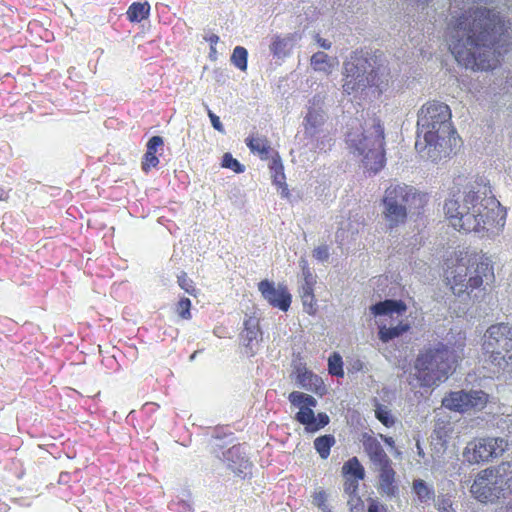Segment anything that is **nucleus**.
<instances>
[{
	"label": "nucleus",
	"mask_w": 512,
	"mask_h": 512,
	"mask_svg": "<svg viewBox=\"0 0 512 512\" xmlns=\"http://www.w3.org/2000/svg\"><path fill=\"white\" fill-rule=\"evenodd\" d=\"M449 30V50L459 64L474 71L492 70L499 65L501 53L496 51V36H502L505 24L493 10L469 9L451 22Z\"/></svg>",
	"instance_id": "obj_1"
},
{
	"label": "nucleus",
	"mask_w": 512,
	"mask_h": 512,
	"mask_svg": "<svg viewBox=\"0 0 512 512\" xmlns=\"http://www.w3.org/2000/svg\"><path fill=\"white\" fill-rule=\"evenodd\" d=\"M445 217L457 231L464 233H498L505 225L506 211L495 198H480L474 190L448 199Z\"/></svg>",
	"instance_id": "obj_2"
},
{
	"label": "nucleus",
	"mask_w": 512,
	"mask_h": 512,
	"mask_svg": "<svg viewBox=\"0 0 512 512\" xmlns=\"http://www.w3.org/2000/svg\"><path fill=\"white\" fill-rule=\"evenodd\" d=\"M460 142L447 104L431 101L422 106L418 114L415 142V149L419 153L427 151L428 157H434L432 152L449 154Z\"/></svg>",
	"instance_id": "obj_3"
},
{
	"label": "nucleus",
	"mask_w": 512,
	"mask_h": 512,
	"mask_svg": "<svg viewBox=\"0 0 512 512\" xmlns=\"http://www.w3.org/2000/svg\"><path fill=\"white\" fill-rule=\"evenodd\" d=\"M344 70L343 90L347 94L379 97L388 85L389 71L376 54L366 57L354 52L344 63Z\"/></svg>",
	"instance_id": "obj_4"
},
{
	"label": "nucleus",
	"mask_w": 512,
	"mask_h": 512,
	"mask_svg": "<svg viewBox=\"0 0 512 512\" xmlns=\"http://www.w3.org/2000/svg\"><path fill=\"white\" fill-rule=\"evenodd\" d=\"M466 345L465 335L459 333L452 346L438 343L421 352L415 361L416 376L421 386L431 387L445 381L454 371Z\"/></svg>",
	"instance_id": "obj_5"
},
{
	"label": "nucleus",
	"mask_w": 512,
	"mask_h": 512,
	"mask_svg": "<svg viewBox=\"0 0 512 512\" xmlns=\"http://www.w3.org/2000/svg\"><path fill=\"white\" fill-rule=\"evenodd\" d=\"M446 279L455 295L471 293L482 286L484 279L493 280L494 271L491 260L478 253L460 251L455 259H448Z\"/></svg>",
	"instance_id": "obj_6"
},
{
	"label": "nucleus",
	"mask_w": 512,
	"mask_h": 512,
	"mask_svg": "<svg viewBox=\"0 0 512 512\" xmlns=\"http://www.w3.org/2000/svg\"><path fill=\"white\" fill-rule=\"evenodd\" d=\"M346 137L349 146L363 157L368 171L377 173L384 167V129L378 118H373L369 126L366 124L362 132L349 131Z\"/></svg>",
	"instance_id": "obj_7"
},
{
	"label": "nucleus",
	"mask_w": 512,
	"mask_h": 512,
	"mask_svg": "<svg viewBox=\"0 0 512 512\" xmlns=\"http://www.w3.org/2000/svg\"><path fill=\"white\" fill-rule=\"evenodd\" d=\"M428 195L417 191L406 184L390 185L383 197V215L390 228L403 224L407 219L408 210L419 212L424 208Z\"/></svg>",
	"instance_id": "obj_8"
},
{
	"label": "nucleus",
	"mask_w": 512,
	"mask_h": 512,
	"mask_svg": "<svg viewBox=\"0 0 512 512\" xmlns=\"http://www.w3.org/2000/svg\"><path fill=\"white\" fill-rule=\"evenodd\" d=\"M484 359L498 370L512 371V326L496 323L488 327L482 343Z\"/></svg>",
	"instance_id": "obj_9"
},
{
	"label": "nucleus",
	"mask_w": 512,
	"mask_h": 512,
	"mask_svg": "<svg viewBox=\"0 0 512 512\" xmlns=\"http://www.w3.org/2000/svg\"><path fill=\"white\" fill-rule=\"evenodd\" d=\"M288 399L292 406L299 409L295 414V420L304 425L306 432L315 433L329 424L330 418L326 413L320 412L315 415L313 409L317 406V400L313 396L293 391Z\"/></svg>",
	"instance_id": "obj_10"
},
{
	"label": "nucleus",
	"mask_w": 512,
	"mask_h": 512,
	"mask_svg": "<svg viewBox=\"0 0 512 512\" xmlns=\"http://www.w3.org/2000/svg\"><path fill=\"white\" fill-rule=\"evenodd\" d=\"M507 447V440L501 437L475 438L465 447L463 457L470 464L488 462L502 456Z\"/></svg>",
	"instance_id": "obj_11"
},
{
	"label": "nucleus",
	"mask_w": 512,
	"mask_h": 512,
	"mask_svg": "<svg viewBox=\"0 0 512 512\" xmlns=\"http://www.w3.org/2000/svg\"><path fill=\"white\" fill-rule=\"evenodd\" d=\"M489 402V395L482 390L451 391L442 399V406L460 414L483 410Z\"/></svg>",
	"instance_id": "obj_12"
},
{
	"label": "nucleus",
	"mask_w": 512,
	"mask_h": 512,
	"mask_svg": "<svg viewBox=\"0 0 512 512\" xmlns=\"http://www.w3.org/2000/svg\"><path fill=\"white\" fill-rule=\"evenodd\" d=\"M258 290L272 307L284 312L290 308L292 296L285 285L279 284L276 287L274 282L264 279L258 283Z\"/></svg>",
	"instance_id": "obj_13"
},
{
	"label": "nucleus",
	"mask_w": 512,
	"mask_h": 512,
	"mask_svg": "<svg viewBox=\"0 0 512 512\" xmlns=\"http://www.w3.org/2000/svg\"><path fill=\"white\" fill-rule=\"evenodd\" d=\"M491 469H483L481 470L476 478L474 479L473 484L471 485L470 492L472 496L481 503H495L498 501L496 490L491 485V481L489 476L492 475Z\"/></svg>",
	"instance_id": "obj_14"
},
{
	"label": "nucleus",
	"mask_w": 512,
	"mask_h": 512,
	"mask_svg": "<svg viewBox=\"0 0 512 512\" xmlns=\"http://www.w3.org/2000/svg\"><path fill=\"white\" fill-rule=\"evenodd\" d=\"M488 469L493 471L489 479L496 490L497 499L506 498L512 492V465L503 462L497 467H489Z\"/></svg>",
	"instance_id": "obj_15"
},
{
	"label": "nucleus",
	"mask_w": 512,
	"mask_h": 512,
	"mask_svg": "<svg viewBox=\"0 0 512 512\" xmlns=\"http://www.w3.org/2000/svg\"><path fill=\"white\" fill-rule=\"evenodd\" d=\"M362 444L365 453L377 470L393 466L388 454L385 452L379 440L367 433L362 435Z\"/></svg>",
	"instance_id": "obj_16"
},
{
	"label": "nucleus",
	"mask_w": 512,
	"mask_h": 512,
	"mask_svg": "<svg viewBox=\"0 0 512 512\" xmlns=\"http://www.w3.org/2000/svg\"><path fill=\"white\" fill-rule=\"evenodd\" d=\"M295 374L297 383L302 388L320 395L325 392L326 386L322 378L307 369L305 365L300 364L296 366Z\"/></svg>",
	"instance_id": "obj_17"
},
{
	"label": "nucleus",
	"mask_w": 512,
	"mask_h": 512,
	"mask_svg": "<svg viewBox=\"0 0 512 512\" xmlns=\"http://www.w3.org/2000/svg\"><path fill=\"white\" fill-rule=\"evenodd\" d=\"M378 485L377 489L383 496L388 498L395 497L398 494V485L396 481V471L393 466L377 470Z\"/></svg>",
	"instance_id": "obj_18"
},
{
	"label": "nucleus",
	"mask_w": 512,
	"mask_h": 512,
	"mask_svg": "<svg viewBox=\"0 0 512 512\" xmlns=\"http://www.w3.org/2000/svg\"><path fill=\"white\" fill-rule=\"evenodd\" d=\"M163 146V138L161 136H153L147 142V149L142 158L141 168L145 173L150 172L159 164V159L156 155L157 148Z\"/></svg>",
	"instance_id": "obj_19"
},
{
	"label": "nucleus",
	"mask_w": 512,
	"mask_h": 512,
	"mask_svg": "<svg viewBox=\"0 0 512 512\" xmlns=\"http://www.w3.org/2000/svg\"><path fill=\"white\" fill-rule=\"evenodd\" d=\"M229 468L238 476L245 477L250 473L252 463L246 457H240V449L232 447L228 450Z\"/></svg>",
	"instance_id": "obj_20"
},
{
	"label": "nucleus",
	"mask_w": 512,
	"mask_h": 512,
	"mask_svg": "<svg viewBox=\"0 0 512 512\" xmlns=\"http://www.w3.org/2000/svg\"><path fill=\"white\" fill-rule=\"evenodd\" d=\"M247 147L253 154H257L261 160H267L273 151L269 140L265 136L250 135L245 139Z\"/></svg>",
	"instance_id": "obj_21"
},
{
	"label": "nucleus",
	"mask_w": 512,
	"mask_h": 512,
	"mask_svg": "<svg viewBox=\"0 0 512 512\" xmlns=\"http://www.w3.org/2000/svg\"><path fill=\"white\" fill-rule=\"evenodd\" d=\"M407 307L401 300H385L376 303L371 307L374 315H392L393 313L402 314Z\"/></svg>",
	"instance_id": "obj_22"
},
{
	"label": "nucleus",
	"mask_w": 512,
	"mask_h": 512,
	"mask_svg": "<svg viewBox=\"0 0 512 512\" xmlns=\"http://www.w3.org/2000/svg\"><path fill=\"white\" fill-rule=\"evenodd\" d=\"M150 4L145 2H133L127 12V19L132 23H139L149 17Z\"/></svg>",
	"instance_id": "obj_23"
},
{
	"label": "nucleus",
	"mask_w": 512,
	"mask_h": 512,
	"mask_svg": "<svg viewBox=\"0 0 512 512\" xmlns=\"http://www.w3.org/2000/svg\"><path fill=\"white\" fill-rule=\"evenodd\" d=\"M270 168H271V170H274L273 183L281 189L282 197H285V198L288 197L289 189L286 184L284 168H283V165H282L281 160L278 155L276 158H273Z\"/></svg>",
	"instance_id": "obj_24"
},
{
	"label": "nucleus",
	"mask_w": 512,
	"mask_h": 512,
	"mask_svg": "<svg viewBox=\"0 0 512 512\" xmlns=\"http://www.w3.org/2000/svg\"><path fill=\"white\" fill-rule=\"evenodd\" d=\"M342 474L344 477H349L356 480H364L365 469L360 463L359 459L354 456L348 459L342 466Z\"/></svg>",
	"instance_id": "obj_25"
},
{
	"label": "nucleus",
	"mask_w": 512,
	"mask_h": 512,
	"mask_svg": "<svg viewBox=\"0 0 512 512\" xmlns=\"http://www.w3.org/2000/svg\"><path fill=\"white\" fill-rule=\"evenodd\" d=\"M335 443V437L331 434H326L314 440V448L322 459H327Z\"/></svg>",
	"instance_id": "obj_26"
},
{
	"label": "nucleus",
	"mask_w": 512,
	"mask_h": 512,
	"mask_svg": "<svg viewBox=\"0 0 512 512\" xmlns=\"http://www.w3.org/2000/svg\"><path fill=\"white\" fill-rule=\"evenodd\" d=\"M335 64H337V61L333 63L329 56L324 52H317L311 57V66L315 71H322L329 74Z\"/></svg>",
	"instance_id": "obj_27"
},
{
	"label": "nucleus",
	"mask_w": 512,
	"mask_h": 512,
	"mask_svg": "<svg viewBox=\"0 0 512 512\" xmlns=\"http://www.w3.org/2000/svg\"><path fill=\"white\" fill-rule=\"evenodd\" d=\"M409 328H410L409 324H402V323H400L399 325H397L395 327H389V328H387L386 326H381L379 328V332H378L379 339L382 342L387 343L390 340H392L396 337H399L404 332L408 331Z\"/></svg>",
	"instance_id": "obj_28"
},
{
	"label": "nucleus",
	"mask_w": 512,
	"mask_h": 512,
	"mask_svg": "<svg viewBox=\"0 0 512 512\" xmlns=\"http://www.w3.org/2000/svg\"><path fill=\"white\" fill-rule=\"evenodd\" d=\"M260 334L258 321L255 318H248L244 321V330L242 336L247 340V345H251L254 340H257Z\"/></svg>",
	"instance_id": "obj_29"
},
{
	"label": "nucleus",
	"mask_w": 512,
	"mask_h": 512,
	"mask_svg": "<svg viewBox=\"0 0 512 512\" xmlns=\"http://www.w3.org/2000/svg\"><path fill=\"white\" fill-rule=\"evenodd\" d=\"M248 52L242 46H236L231 55L232 64L241 71L247 70Z\"/></svg>",
	"instance_id": "obj_30"
},
{
	"label": "nucleus",
	"mask_w": 512,
	"mask_h": 512,
	"mask_svg": "<svg viewBox=\"0 0 512 512\" xmlns=\"http://www.w3.org/2000/svg\"><path fill=\"white\" fill-rule=\"evenodd\" d=\"M413 490L418 499L422 502L431 500L434 497L433 489L428 487L422 479H416L413 481Z\"/></svg>",
	"instance_id": "obj_31"
},
{
	"label": "nucleus",
	"mask_w": 512,
	"mask_h": 512,
	"mask_svg": "<svg viewBox=\"0 0 512 512\" xmlns=\"http://www.w3.org/2000/svg\"><path fill=\"white\" fill-rule=\"evenodd\" d=\"M328 371L332 376H344L343 361L339 353L334 352L328 358Z\"/></svg>",
	"instance_id": "obj_32"
},
{
	"label": "nucleus",
	"mask_w": 512,
	"mask_h": 512,
	"mask_svg": "<svg viewBox=\"0 0 512 512\" xmlns=\"http://www.w3.org/2000/svg\"><path fill=\"white\" fill-rule=\"evenodd\" d=\"M291 39V37L282 38L280 36H276L270 46L271 52L276 56L287 54Z\"/></svg>",
	"instance_id": "obj_33"
},
{
	"label": "nucleus",
	"mask_w": 512,
	"mask_h": 512,
	"mask_svg": "<svg viewBox=\"0 0 512 512\" xmlns=\"http://www.w3.org/2000/svg\"><path fill=\"white\" fill-rule=\"evenodd\" d=\"M375 416L385 427L389 428L395 424V418L386 406L378 405L375 410Z\"/></svg>",
	"instance_id": "obj_34"
},
{
	"label": "nucleus",
	"mask_w": 512,
	"mask_h": 512,
	"mask_svg": "<svg viewBox=\"0 0 512 512\" xmlns=\"http://www.w3.org/2000/svg\"><path fill=\"white\" fill-rule=\"evenodd\" d=\"M221 166L238 174L245 171V166L242 165L236 158H234L231 153L228 152L223 155Z\"/></svg>",
	"instance_id": "obj_35"
},
{
	"label": "nucleus",
	"mask_w": 512,
	"mask_h": 512,
	"mask_svg": "<svg viewBox=\"0 0 512 512\" xmlns=\"http://www.w3.org/2000/svg\"><path fill=\"white\" fill-rule=\"evenodd\" d=\"M177 282L181 289L191 296L197 295V289L192 279H190L186 272H181L177 276Z\"/></svg>",
	"instance_id": "obj_36"
},
{
	"label": "nucleus",
	"mask_w": 512,
	"mask_h": 512,
	"mask_svg": "<svg viewBox=\"0 0 512 512\" xmlns=\"http://www.w3.org/2000/svg\"><path fill=\"white\" fill-rule=\"evenodd\" d=\"M191 301L189 298L182 297L176 304V313L181 319L189 320L191 319Z\"/></svg>",
	"instance_id": "obj_37"
},
{
	"label": "nucleus",
	"mask_w": 512,
	"mask_h": 512,
	"mask_svg": "<svg viewBox=\"0 0 512 512\" xmlns=\"http://www.w3.org/2000/svg\"><path fill=\"white\" fill-rule=\"evenodd\" d=\"M304 283L301 286L300 295L313 294L314 285L316 283L315 277L310 273L309 270L303 272Z\"/></svg>",
	"instance_id": "obj_38"
},
{
	"label": "nucleus",
	"mask_w": 512,
	"mask_h": 512,
	"mask_svg": "<svg viewBox=\"0 0 512 512\" xmlns=\"http://www.w3.org/2000/svg\"><path fill=\"white\" fill-rule=\"evenodd\" d=\"M300 296H301V300H302V303H303L304 310L308 314L314 315L316 313V311H317L316 299H315L314 293L313 294H307V295H300Z\"/></svg>",
	"instance_id": "obj_39"
},
{
	"label": "nucleus",
	"mask_w": 512,
	"mask_h": 512,
	"mask_svg": "<svg viewBox=\"0 0 512 512\" xmlns=\"http://www.w3.org/2000/svg\"><path fill=\"white\" fill-rule=\"evenodd\" d=\"M347 505L350 512H364V502L358 494L351 495Z\"/></svg>",
	"instance_id": "obj_40"
},
{
	"label": "nucleus",
	"mask_w": 512,
	"mask_h": 512,
	"mask_svg": "<svg viewBox=\"0 0 512 512\" xmlns=\"http://www.w3.org/2000/svg\"><path fill=\"white\" fill-rule=\"evenodd\" d=\"M305 120L307 124L312 128H316L323 122L322 115L316 110H309Z\"/></svg>",
	"instance_id": "obj_41"
},
{
	"label": "nucleus",
	"mask_w": 512,
	"mask_h": 512,
	"mask_svg": "<svg viewBox=\"0 0 512 512\" xmlns=\"http://www.w3.org/2000/svg\"><path fill=\"white\" fill-rule=\"evenodd\" d=\"M367 512H389L385 504L379 501L377 498L368 499Z\"/></svg>",
	"instance_id": "obj_42"
},
{
	"label": "nucleus",
	"mask_w": 512,
	"mask_h": 512,
	"mask_svg": "<svg viewBox=\"0 0 512 512\" xmlns=\"http://www.w3.org/2000/svg\"><path fill=\"white\" fill-rule=\"evenodd\" d=\"M345 478H346V480L344 482V491H345V493H347L349 495V497L351 495L357 494V490H358V486H359V481L360 480L352 479V478H349V477H345Z\"/></svg>",
	"instance_id": "obj_43"
},
{
	"label": "nucleus",
	"mask_w": 512,
	"mask_h": 512,
	"mask_svg": "<svg viewBox=\"0 0 512 512\" xmlns=\"http://www.w3.org/2000/svg\"><path fill=\"white\" fill-rule=\"evenodd\" d=\"M326 501H327V494L324 490H319L314 493L313 495V503L318 508H324L326 507Z\"/></svg>",
	"instance_id": "obj_44"
},
{
	"label": "nucleus",
	"mask_w": 512,
	"mask_h": 512,
	"mask_svg": "<svg viewBox=\"0 0 512 512\" xmlns=\"http://www.w3.org/2000/svg\"><path fill=\"white\" fill-rule=\"evenodd\" d=\"M207 111L213 128L221 133H224V127L219 117L216 114H214L210 109H207Z\"/></svg>",
	"instance_id": "obj_45"
},
{
	"label": "nucleus",
	"mask_w": 512,
	"mask_h": 512,
	"mask_svg": "<svg viewBox=\"0 0 512 512\" xmlns=\"http://www.w3.org/2000/svg\"><path fill=\"white\" fill-rule=\"evenodd\" d=\"M313 256L320 261L327 260L329 257L328 248L326 246H319L315 248L313 251Z\"/></svg>",
	"instance_id": "obj_46"
},
{
	"label": "nucleus",
	"mask_w": 512,
	"mask_h": 512,
	"mask_svg": "<svg viewBox=\"0 0 512 512\" xmlns=\"http://www.w3.org/2000/svg\"><path fill=\"white\" fill-rule=\"evenodd\" d=\"M379 436H380V438L384 441V443H385L387 446H389V447H391V448H394V447H395V441H394V439H393L392 437L385 436V435H383V434H380Z\"/></svg>",
	"instance_id": "obj_47"
},
{
	"label": "nucleus",
	"mask_w": 512,
	"mask_h": 512,
	"mask_svg": "<svg viewBox=\"0 0 512 512\" xmlns=\"http://www.w3.org/2000/svg\"><path fill=\"white\" fill-rule=\"evenodd\" d=\"M205 39L209 42L210 46H216V44L219 42V36L216 34H211Z\"/></svg>",
	"instance_id": "obj_48"
},
{
	"label": "nucleus",
	"mask_w": 512,
	"mask_h": 512,
	"mask_svg": "<svg viewBox=\"0 0 512 512\" xmlns=\"http://www.w3.org/2000/svg\"><path fill=\"white\" fill-rule=\"evenodd\" d=\"M318 42L320 43L321 47L325 48V49H329L330 46H331V43L328 42L327 40H321L319 39Z\"/></svg>",
	"instance_id": "obj_49"
},
{
	"label": "nucleus",
	"mask_w": 512,
	"mask_h": 512,
	"mask_svg": "<svg viewBox=\"0 0 512 512\" xmlns=\"http://www.w3.org/2000/svg\"><path fill=\"white\" fill-rule=\"evenodd\" d=\"M416 447H417V453H418V455H419L420 457H424V451H423V449H422V447H421V445H420V442H419V441H417V443H416Z\"/></svg>",
	"instance_id": "obj_50"
},
{
	"label": "nucleus",
	"mask_w": 512,
	"mask_h": 512,
	"mask_svg": "<svg viewBox=\"0 0 512 512\" xmlns=\"http://www.w3.org/2000/svg\"><path fill=\"white\" fill-rule=\"evenodd\" d=\"M216 47L215 46H210V57L215 60L216 59Z\"/></svg>",
	"instance_id": "obj_51"
},
{
	"label": "nucleus",
	"mask_w": 512,
	"mask_h": 512,
	"mask_svg": "<svg viewBox=\"0 0 512 512\" xmlns=\"http://www.w3.org/2000/svg\"><path fill=\"white\" fill-rule=\"evenodd\" d=\"M322 509V512H332L330 509H328L327 507H324V508H321Z\"/></svg>",
	"instance_id": "obj_52"
}]
</instances>
